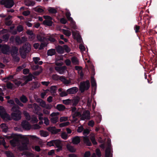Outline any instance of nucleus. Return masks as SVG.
I'll use <instances>...</instances> for the list:
<instances>
[{
    "label": "nucleus",
    "instance_id": "473e14b6",
    "mask_svg": "<svg viewBox=\"0 0 157 157\" xmlns=\"http://www.w3.org/2000/svg\"><path fill=\"white\" fill-rule=\"evenodd\" d=\"M67 148L68 150L71 152H74L76 151V150L74 147L72 146L67 145Z\"/></svg>",
    "mask_w": 157,
    "mask_h": 157
},
{
    "label": "nucleus",
    "instance_id": "6e6552de",
    "mask_svg": "<svg viewBox=\"0 0 157 157\" xmlns=\"http://www.w3.org/2000/svg\"><path fill=\"white\" fill-rule=\"evenodd\" d=\"M26 142L22 143V145L19 146V149L21 151L28 150L27 144L29 143V140L25 138Z\"/></svg>",
    "mask_w": 157,
    "mask_h": 157
},
{
    "label": "nucleus",
    "instance_id": "2eb2a0df",
    "mask_svg": "<svg viewBox=\"0 0 157 157\" xmlns=\"http://www.w3.org/2000/svg\"><path fill=\"white\" fill-rule=\"evenodd\" d=\"M71 115L73 119L75 120V121H76L77 120V119L76 118V117H80L82 116L81 112L78 111L71 114Z\"/></svg>",
    "mask_w": 157,
    "mask_h": 157
},
{
    "label": "nucleus",
    "instance_id": "c03bdc74",
    "mask_svg": "<svg viewBox=\"0 0 157 157\" xmlns=\"http://www.w3.org/2000/svg\"><path fill=\"white\" fill-rule=\"evenodd\" d=\"M64 51L65 50L67 53L69 52L71 49L67 45H64L63 46Z\"/></svg>",
    "mask_w": 157,
    "mask_h": 157
},
{
    "label": "nucleus",
    "instance_id": "f8f14e48",
    "mask_svg": "<svg viewBox=\"0 0 157 157\" xmlns=\"http://www.w3.org/2000/svg\"><path fill=\"white\" fill-rule=\"evenodd\" d=\"M66 68V67L65 66H62L60 67H55V70L61 74H63Z\"/></svg>",
    "mask_w": 157,
    "mask_h": 157
},
{
    "label": "nucleus",
    "instance_id": "79ce46f5",
    "mask_svg": "<svg viewBox=\"0 0 157 157\" xmlns=\"http://www.w3.org/2000/svg\"><path fill=\"white\" fill-rule=\"evenodd\" d=\"M40 135L41 136L46 137L48 136V133L47 132L44 131H40Z\"/></svg>",
    "mask_w": 157,
    "mask_h": 157
},
{
    "label": "nucleus",
    "instance_id": "8fccbe9b",
    "mask_svg": "<svg viewBox=\"0 0 157 157\" xmlns=\"http://www.w3.org/2000/svg\"><path fill=\"white\" fill-rule=\"evenodd\" d=\"M32 68L33 70H35L40 68V69H42V68L41 66H40L38 65H33L32 67Z\"/></svg>",
    "mask_w": 157,
    "mask_h": 157
},
{
    "label": "nucleus",
    "instance_id": "0e129e2a",
    "mask_svg": "<svg viewBox=\"0 0 157 157\" xmlns=\"http://www.w3.org/2000/svg\"><path fill=\"white\" fill-rule=\"evenodd\" d=\"M68 118L66 117H61L59 120L60 122H61L67 121Z\"/></svg>",
    "mask_w": 157,
    "mask_h": 157
},
{
    "label": "nucleus",
    "instance_id": "20e7f679",
    "mask_svg": "<svg viewBox=\"0 0 157 157\" xmlns=\"http://www.w3.org/2000/svg\"><path fill=\"white\" fill-rule=\"evenodd\" d=\"M52 77L54 80L56 81L60 80L65 85H68L71 83V81L67 79L64 76H60L55 74L53 75Z\"/></svg>",
    "mask_w": 157,
    "mask_h": 157
},
{
    "label": "nucleus",
    "instance_id": "13d9d810",
    "mask_svg": "<svg viewBox=\"0 0 157 157\" xmlns=\"http://www.w3.org/2000/svg\"><path fill=\"white\" fill-rule=\"evenodd\" d=\"M46 45H47L45 43H42L40 45L39 49L40 50H42Z\"/></svg>",
    "mask_w": 157,
    "mask_h": 157
},
{
    "label": "nucleus",
    "instance_id": "393cba45",
    "mask_svg": "<svg viewBox=\"0 0 157 157\" xmlns=\"http://www.w3.org/2000/svg\"><path fill=\"white\" fill-rule=\"evenodd\" d=\"M33 86L31 87V89L34 90V89L39 88L40 86V84L38 82H33Z\"/></svg>",
    "mask_w": 157,
    "mask_h": 157
},
{
    "label": "nucleus",
    "instance_id": "2f4dec72",
    "mask_svg": "<svg viewBox=\"0 0 157 157\" xmlns=\"http://www.w3.org/2000/svg\"><path fill=\"white\" fill-rule=\"evenodd\" d=\"M57 109L59 111L64 110L65 109V106L62 104H58L56 106Z\"/></svg>",
    "mask_w": 157,
    "mask_h": 157
},
{
    "label": "nucleus",
    "instance_id": "7c9ffc66",
    "mask_svg": "<svg viewBox=\"0 0 157 157\" xmlns=\"http://www.w3.org/2000/svg\"><path fill=\"white\" fill-rule=\"evenodd\" d=\"M5 109L2 106H0V116L1 117H2L6 113Z\"/></svg>",
    "mask_w": 157,
    "mask_h": 157
},
{
    "label": "nucleus",
    "instance_id": "a211bd4d",
    "mask_svg": "<svg viewBox=\"0 0 157 157\" xmlns=\"http://www.w3.org/2000/svg\"><path fill=\"white\" fill-rule=\"evenodd\" d=\"M56 49L57 52L59 54H63L64 52L63 47L60 45H58L56 47Z\"/></svg>",
    "mask_w": 157,
    "mask_h": 157
},
{
    "label": "nucleus",
    "instance_id": "3c124183",
    "mask_svg": "<svg viewBox=\"0 0 157 157\" xmlns=\"http://www.w3.org/2000/svg\"><path fill=\"white\" fill-rule=\"evenodd\" d=\"M90 139L93 144L97 145V143L96 141L95 137L94 136H91L90 138Z\"/></svg>",
    "mask_w": 157,
    "mask_h": 157
},
{
    "label": "nucleus",
    "instance_id": "338daca9",
    "mask_svg": "<svg viewBox=\"0 0 157 157\" xmlns=\"http://www.w3.org/2000/svg\"><path fill=\"white\" fill-rule=\"evenodd\" d=\"M60 22L63 24H65L67 22V21L64 18H62L60 19Z\"/></svg>",
    "mask_w": 157,
    "mask_h": 157
},
{
    "label": "nucleus",
    "instance_id": "4c0bfd02",
    "mask_svg": "<svg viewBox=\"0 0 157 157\" xmlns=\"http://www.w3.org/2000/svg\"><path fill=\"white\" fill-rule=\"evenodd\" d=\"M110 154V148L108 147L105 151V157H109Z\"/></svg>",
    "mask_w": 157,
    "mask_h": 157
},
{
    "label": "nucleus",
    "instance_id": "0eeeda50",
    "mask_svg": "<svg viewBox=\"0 0 157 157\" xmlns=\"http://www.w3.org/2000/svg\"><path fill=\"white\" fill-rule=\"evenodd\" d=\"M21 112L20 111L17 113H12L11 115L13 119L15 121H17L21 119Z\"/></svg>",
    "mask_w": 157,
    "mask_h": 157
},
{
    "label": "nucleus",
    "instance_id": "4d7b16f0",
    "mask_svg": "<svg viewBox=\"0 0 157 157\" xmlns=\"http://www.w3.org/2000/svg\"><path fill=\"white\" fill-rule=\"evenodd\" d=\"M71 26L74 29H76V26L75 24V23L74 21L71 22Z\"/></svg>",
    "mask_w": 157,
    "mask_h": 157
},
{
    "label": "nucleus",
    "instance_id": "bb28decb",
    "mask_svg": "<svg viewBox=\"0 0 157 157\" xmlns=\"http://www.w3.org/2000/svg\"><path fill=\"white\" fill-rule=\"evenodd\" d=\"M20 101L24 103H26L28 101V99L26 97L25 95L23 94L20 98Z\"/></svg>",
    "mask_w": 157,
    "mask_h": 157
},
{
    "label": "nucleus",
    "instance_id": "9d476101",
    "mask_svg": "<svg viewBox=\"0 0 157 157\" xmlns=\"http://www.w3.org/2000/svg\"><path fill=\"white\" fill-rule=\"evenodd\" d=\"M21 125L23 128L27 130L30 129L31 128V126L30 124L26 121H22L21 123Z\"/></svg>",
    "mask_w": 157,
    "mask_h": 157
},
{
    "label": "nucleus",
    "instance_id": "7ed1b4c3",
    "mask_svg": "<svg viewBox=\"0 0 157 157\" xmlns=\"http://www.w3.org/2000/svg\"><path fill=\"white\" fill-rule=\"evenodd\" d=\"M7 138L8 139H12V140H10V143L13 146L16 147L19 145L20 140L15 134L13 133L10 136H7Z\"/></svg>",
    "mask_w": 157,
    "mask_h": 157
},
{
    "label": "nucleus",
    "instance_id": "4be33fe9",
    "mask_svg": "<svg viewBox=\"0 0 157 157\" xmlns=\"http://www.w3.org/2000/svg\"><path fill=\"white\" fill-rule=\"evenodd\" d=\"M80 142V139L78 136H76L73 138L72 143L74 144H77Z\"/></svg>",
    "mask_w": 157,
    "mask_h": 157
},
{
    "label": "nucleus",
    "instance_id": "f3484780",
    "mask_svg": "<svg viewBox=\"0 0 157 157\" xmlns=\"http://www.w3.org/2000/svg\"><path fill=\"white\" fill-rule=\"evenodd\" d=\"M29 105L31 108H34L36 113L40 111V107L36 103H34L33 104L30 105Z\"/></svg>",
    "mask_w": 157,
    "mask_h": 157
},
{
    "label": "nucleus",
    "instance_id": "49530a36",
    "mask_svg": "<svg viewBox=\"0 0 157 157\" xmlns=\"http://www.w3.org/2000/svg\"><path fill=\"white\" fill-rule=\"evenodd\" d=\"M63 32L64 35L68 36H69L71 34V33L68 30L63 29Z\"/></svg>",
    "mask_w": 157,
    "mask_h": 157
},
{
    "label": "nucleus",
    "instance_id": "603ef678",
    "mask_svg": "<svg viewBox=\"0 0 157 157\" xmlns=\"http://www.w3.org/2000/svg\"><path fill=\"white\" fill-rule=\"evenodd\" d=\"M13 75H10L9 76H8L7 77L4 78L3 80L5 81V82H6L8 80H10L13 79Z\"/></svg>",
    "mask_w": 157,
    "mask_h": 157
},
{
    "label": "nucleus",
    "instance_id": "412c9836",
    "mask_svg": "<svg viewBox=\"0 0 157 157\" xmlns=\"http://www.w3.org/2000/svg\"><path fill=\"white\" fill-rule=\"evenodd\" d=\"M90 112L89 110H86L84 112L81 117L82 120H84L87 118V117L90 115Z\"/></svg>",
    "mask_w": 157,
    "mask_h": 157
},
{
    "label": "nucleus",
    "instance_id": "6ab92c4d",
    "mask_svg": "<svg viewBox=\"0 0 157 157\" xmlns=\"http://www.w3.org/2000/svg\"><path fill=\"white\" fill-rule=\"evenodd\" d=\"M33 77V76L32 74L30 73L28 75L24 76L23 78L24 80H26L27 82H29L32 80Z\"/></svg>",
    "mask_w": 157,
    "mask_h": 157
},
{
    "label": "nucleus",
    "instance_id": "aec40b11",
    "mask_svg": "<svg viewBox=\"0 0 157 157\" xmlns=\"http://www.w3.org/2000/svg\"><path fill=\"white\" fill-rule=\"evenodd\" d=\"M84 143L87 146H91L92 144L88 137H84L83 139Z\"/></svg>",
    "mask_w": 157,
    "mask_h": 157
},
{
    "label": "nucleus",
    "instance_id": "4468645a",
    "mask_svg": "<svg viewBox=\"0 0 157 157\" xmlns=\"http://www.w3.org/2000/svg\"><path fill=\"white\" fill-rule=\"evenodd\" d=\"M33 10L37 12L39 14H42L44 11V10L40 6L33 8Z\"/></svg>",
    "mask_w": 157,
    "mask_h": 157
},
{
    "label": "nucleus",
    "instance_id": "58836bf2",
    "mask_svg": "<svg viewBox=\"0 0 157 157\" xmlns=\"http://www.w3.org/2000/svg\"><path fill=\"white\" fill-rule=\"evenodd\" d=\"M9 35L8 34H4L2 37L3 40L5 42H7L9 38Z\"/></svg>",
    "mask_w": 157,
    "mask_h": 157
},
{
    "label": "nucleus",
    "instance_id": "f704fd0d",
    "mask_svg": "<svg viewBox=\"0 0 157 157\" xmlns=\"http://www.w3.org/2000/svg\"><path fill=\"white\" fill-rule=\"evenodd\" d=\"M48 11L50 13L52 14H56L57 13L56 10L54 8L52 7H49L48 8Z\"/></svg>",
    "mask_w": 157,
    "mask_h": 157
},
{
    "label": "nucleus",
    "instance_id": "5701e85b",
    "mask_svg": "<svg viewBox=\"0 0 157 157\" xmlns=\"http://www.w3.org/2000/svg\"><path fill=\"white\" fill-rule=\"evenodd\" d=\"M56 54L55 49L52 48L48 50L47 52V55L48 56H52L56 55Z\"/></svg>",
    "mask_w": 157,
    "mask_h": 157
},
{
    "label": "nucleus",
    "instance_id": "ea45409f",
    "mask_svg": "<svg viewBox=\"0 0 157 157\" xmlns=\"http://www.w3.org/2000/svg\"><path fill=\"white\" fill-rule=\"evenodd\" d=\"M63 103L66 105H71V99H69L63 100Z\"/></svg>",
    "mask_w": 157,
    "mask_h": 157
},
{
    "label": "nucleus",
    "instance_id": "a878e982",
    "mask_svg": "<svg viewBox=\"0 0 157 157\" xmlns=\"http://www.w3.org/2000/svg\"><path fill=\"white\" fill-rule=\"evenodd\" d=\"M25 5L27 6H33L35 4V2L29 0H25L24 1Z\"/></svg>",
    "mask_w": 157,
    "mask_h": 157
},
{
    "label": "nucleus",
    "instance_id": "774afa93",
    "mask_svg": "<svg viewBox=\"0 0 157 157\" xmlns=\"http://www.w3.org/2000/svg\"><path fill=\"white\" fill-rule=\"evenodd\" d=\"M13 59L15 62H19L20 60L19 57L16 55L13 57Z\"/></svg>",
    "mask_w": 157,
    "mask_h": 157
},
{
    "label": "nucleus",
    "instance_id": "b1692460",
    "mask_svg": "<svg viewBox=\"0 0 157 157\" xmlns=\"http://www.w3.org/2000/svg\"><path fill=\"white\" fill-rule=\"evenodd\" d=\"M19 107L18 106L16 105H15L12 107L11 110L12 112V113H17V112H19L20 111H21L19 109Z\"/></svg>",
    "mask_w": 157,
    "mask_h": 157
},
{
    "label": "nucleus",
    "instance_id": "864d4df0",
    "mask_svg": "<svg viewBox=\"0 0 157 157\" xmlns=\"http://www.w3.org/2000/svg\"><path fill=\"white\" fill-rule=\"evenodd\" d=\"M33 60L36 64L38 63L39 61L40 60V58L39 57H35L33 58Z\"/></svg>",
    "mask_w": 157,
    "mask_h": 157
},
{
    "label": "nucleus",
    "instance_id": "5fc2aeb1",
    "mask_svg": "<svg viewBox=\"0 0 157 157\" xmlns=\"http://www.w3.org/2000/svg\"><path fill=\"white\" fill-rule=\"evenodd\" d=\"M140 27L139 26L136 25L134 27V29L136 33H137L140 32L139 30L140 29Z\"/></svg>",
    "mask_w": 157,
    "mask_h": 157
},
{
    "label": "nucleus",
    "instance_id": "e2e57ef3",
    "mask_svg": "<svg viewBox=\"0 0 157 157\" xmlns=\"http://www.w3.org/2000/svg\"><path fill=\"white\" fill-rule=\"evenodd\" d=\"M13 84L10 82H9L7 84L6 86L8 89H12L13 87Z\"/></svg>",
    "mask_w": 157,
    "mask_h": 157
},
{
    "label": "nucleus",
    "instance_id": "37998d69",
    "mask_svg": "<svg viewBox=\"0 0 157 157\" xmlns=\"http://www.w3.org/2000/svg\"><path fill=\"white\" fill-rule=\"evenodd\" d=\"M50 120L52 123L55 124L58 122V117H52L51 118Z\"/></svg>",
    "mask_w": 157,
    "mask_h": 157
},
{
    "label": "nucleus",
    "instance_id": "c756f323",
    "mask_svg": "<svg viewBox=\"0 0 157 157\" xmlns=\"http://www.w3.org/2000/svg\"><path fill=\"white\" fill-rule=\"evenodd\" d=\"M53 23V22L52 21H48L47 20H44L43 22V23L44 25L49 26H52Z\"/></svg>",
    "mask_w": 157,
    "mask_h": 157
},
{
    "label": "nucleus",
    "instance_id": "cd10ccee",
    "mask_svg": "<svg viewBox=\"0 0 157 157\" xmlns=\"http://www.w3.org/2000/svg\"><path fill=\"white\" fill-rule=\"evenodd\" d=\"M18 49L15 46L13 47L11 50L12 55H16L18 54Z\"/></svg>",
    "mask_w": 157,
    "mask_h": 157
},
{
    "label": "nucleus",
    "instance_id": "de8ad7c7",
    "mask_svg": "<svg viewBox=\"0 0 157 157\" xmlns=\"http://www.w3.org/2000/svg\"><path fill=\"white\" fill-rule=\"evenodd\" d=\"M91 83L92 86L94 87L96 86V81L94 77H91Z\"/></svg>",
    "mask_w": 157,
    "mask_h": 157
},
{
    "label": "nucleus",
    "instance_id": "680f3d73",
    "mask_svg": "<svg viewBox=\"0 0 157 157\" xmlns=\"http://www.w3.org/2000/svg\"><path fill=\"white\" fill-rule=\"evenodd\" d=\"M30 13V11L29 10L25 11L22 13L23 15L26 16L29 15Z\"/></svg>",
    "mask_w": 157,
    "mask_h": 157
},
{
    "label": "nucleus",
    "instance_id": "c9c22d12",
    "mask_svg": "<svg viewBox=\"0 0 157 157\" xmlns=\"http://www.w3.org/2000/svg\"><path fill=\"white\" fill-rule=\"evenodd\" d=\"M72 62L75 65H78L79 61L77 57L75 56L72 57L71 59Z\"/></svg>",
    "mask_w": 157,
    "mask_h": 157
},
{
    "label": "nucleus",
    "instance_id": "69168bd1",
    "mask_svg": "<svg viewBox=\"0 0 157 157\" xmlns=\"http://www.w3.org/2000/svg\"><path fill=\"white\" fill-rule=\"evenodd\" d=\"M44 123L46 125H48L49 124V120L47 117H44Z\"/></svg>",
    "mask_w": 157,
    "mask_h": 157
},
{
    "label": "nucleus",
    "instance_id": "f257e3e1",
    "mask_svg": "<svg viewBox=\"0 0 157 157\" xmlns=\"http://www.w3.org/2000/svg\"><path fill=\"white\" fill-rule=\"evenodd\" d=\"M47 145L49 147L55 146L57 148L56 149L57 152L62 150L63 144L61 141L59 140H55L47 142Z\"/></svg>",
    "mask_w": 157,
    "mask_h": 157
},
{
    "label": "nucleus",
    "instance_id": "a19ab883",
    "mask_svg": "<svg viewBox=\"0 0 157 157\" xmlns=\"http://www.w3.org/2000/svg\"><path fill=\"white\" fill-rule=\"evenodd\" d=\"M5 153L7 157H15L13 154L10 151H6Z\"/></svg>",
    "mask_w": 157,
    "mask_h": 157
},
{
    "label": "nucleus",
    "instance_id": "c85d7f7f",
    "mask_svg": "<svg viewBox=\"0 0 157 157\" xmlns=\"http://www.w3.org/2000/svg\"><path fill=\"white\" fill-rule=\"evenodd\" d=\"M0 126L2 129V131L6 132H7L8 129V127L7 126L6 124L2 123L0 125Z\"/></svg>",
    "mask_w": 157,
    "mask_h": 157
},
{
    "label": "nucleus",
    "instance_id": "e433bc0d",
    "mask_svg": "<svg viewBox=\"0 0 157 157\" xmlns=\"http://www.w3.org/2000/svg\"><path fill=\"white\" fill-rule=\"evenodd\" d=\"M14 101L16 103L17 105H19L21 107H23L24 105L22 103L19 99L17 98H16L14 99Z\"/></svg>",
    "mask_w": 157,
    "mask_h": 157
},
{
    "label": "nucleus",
    "instance_id": "a18cd8bd",
    "mask_svg": "<svg viewBox=\"0 0 157 157\" xmlns=\"http://www.w3.org/2000/svg\"><path fill=\"white\" fill-rule=\"evenodd\" d=\"M50 90L52 93H56V86H52L50 87Z\"/></svg>",
    "mask_w": 157,
    "mask_h": 157
},
{
    "label": "nucleus",
    "instance_id": "72a5a7b5",
    "mask_svg": "<svg viewBox=\"0 0 157 157\" xmlns=\"http://www.w3.org/2000/svg\"><path fill=\"white\" fill-rule=\"evenodd\" d=\"M3 119L6 121H10L11 120V118L10 115L6 113L2 117H1Z\"/></svg>",
    "mask_w": 157,
    "mask_h": 157
},
{
    "label": "nucleus",
    "instance_id": "dca6fc26",
    "mask_svg": "<svg viewBox=\"0 0 157 157\" xmlns=\"http://www.w3.org/2000/svg\"><path fill=\"white\" fill-rule=\"evenodd\" d=\"M80 101V98L78 97H76L71 99V105L73 106H76Z\"/></svg>",
    "mask_w": 157,
    "mask_h": 157
},
{
    "label": "nucleus",
    "instance_id": "052dcab7",
    "mask_svg": "<svg viewBox=\"0 0 157 157\" xmlns=\"http://www.w3.org/2000/svg\"><path fill=\"white\" fill-rule=\"evenodd\" d=\"M36 38L40 42H43L44 41V38L40 35H37Z\"/></svg>",
    "mask_w": 157,
    "mask_h": 157
},
{
    "label": "nucleus",
    "instance_id": "9b49d317",
    "mask_svg": "<svg viewBox=\"0 0 157 157\" xmlns=\"http://www.w3.org/2000/svg\"><path fill=\"white\" fill-rule=\"evenodd\" d=\"M47 130L53 134H56L60 132V129H56L55 127H49L47 128Z\"/></svg>",
    "mask_w": 157,
    "mask_h": 157
},
{
    "label": "nucleus",
    "instance_id": "ddd939ff",
    "mask_svg": "<svg viewBox=\"0 0 157 157\" xmlns=\"http://www.w3.org/2000/svg\"><path fill=\"white\" fill-rule=\"evenodd\" d=\"M78 90V88L74 87L69 88L67 90V92L68 94H74L77 93Z\"/></svg>",
    "mask_w": 157,
    "mask_h": 157
},
{
    "label": "nucleus",
    "instance_id": "6e6d98bb",
    "mask_svg": "<svg viewBox=\"0 0 157 157\" xmlns=\"http://www.w3.org/2000/svg\"><path fill=\"white\" fill-rule=\"evenodd\" d=\"M61 136L62 138L65 140H66L67 138L68 135L66 133V132H63L61 134Z\"/></svg>",
    "mask_w": 157,
    "mask_h": 157
},
{
    "label": "nucleus",
    "instance_id": "f03ea898",
    "mask_svg": "<svg viewBox=\"0 0 157 157\" xmlns=\"http://www.w3.org/2000/svg\"><path fill=\"white\" fill-rule=\"evenodd\" d=\"M30 46L29 43L24 44L19 49V53L21 57L23 59L25 58L26 54L30 52Z\"/></svg>",
    "mask_w": 157,
    "mask_h": 157
},
{
    "label": "nucleus",
    "instance_id": "1a4fd4ad",
    "mask_svg": "<svg viewBox=\"0 0 157 157\" xmlns=\"http://www.w3.org/2000/svg\"><path fill=\"white\" fill-rule=\"evenodd\" d=\"M1 51L2 53L4 54H6L10 51V47L6 44H4L2 45V48L1 49Z\"/></svg>",
    "mask_w": 157,
    "mask_h": 157
},
{
    "label": "nucleus",
    "instance_id": "39448f33",
    "mask_svg": "<svg viewBox=\"0 0 157 157\" xmlns=\"http://www.w3.org/2000/svg\"><path fill=\"white\" fill-rule=\"evenodd\" d=\"M90 86V83L88 80L86 81L81 82L79 86V90L81 93H83L85 90H88Z\"/></svg>",
    "mask_w": 157,
    "mask_h": 157
},
{
    "label": "nucleus",
    "instance_id": "09e8293b",
    "mask_svg": "<svg viewBox=\"0 0 157 157\" xmlns=\"http://www.w3.org/2000/svg\"><path fill=\"white\" fill-rule=\"evenodd\" d=\"M48 40L52 43L56 44L57 43V41L54 38L52 37H50L48 38Z\"/></svg>",
    "mask_w": 157,
    "mask_h": 157
},
{
    "label": "nucleus",
    "instance_id": "bf43d9fd",
    "mask_svg": "<svg viewBox=\"0 0 157 157\" xmlns=\"http://www.w3.org/2000/svg\"><path fill=\"white\" fill-rule=\"evenodd\" d=\"M23 27L21 25H19L17 27V31L19 32H20L23 30Z\"/></svg>",
    "mask_w": 157,
    "mask_h": 157
},
{
    "label": "nucleus",
    "instance_id": "423d86ee",
    "mask_svg": "<svg viewBox=\"0 0 157 157\" xmlns=\"http://www.w3.org/2000/svg\"><path fill=\"white\" fill-rule=\"evenodd\" d=\"M0 4L4 5L6 8H10L13 6L14 2L13 0H1Z\"/></svg>",
    "mask_w": 157,
    "mask_h": 157
}]
</instances>
